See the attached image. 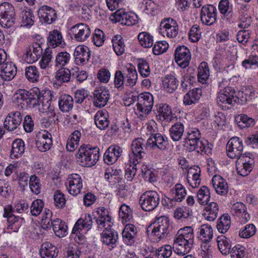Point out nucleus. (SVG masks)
<instances>
[{"label": "nucleus", "mask_w": 258, "mask_h": 258, "mask_svg": "<svg viewBox=\"0 0 258 258\" xmlns=\"http://www.w3.org/2000/svg\"><path fill=\"white\" fill-rule=\"evenodd\" d=\"M96 213L94 219L98 228H105L101 234L102 241L111 249L115 246L118 239L117 232L111 228V218L109 215L108 210L103 207L99 208Z\"/></svg>", "instance_id": "obj_1"}, {"label": "nucleus", "mask_w": 258, "mask_h": 258, "mask_svg": "<svg viewBox=\"0 0 258 258\" xmlns=\"http://www.w3.org/2000/svg\"><path fill=\"white\" fill-rule=\"evenodd\" d=\"M40 92L38 88H34L30 91L20 90L15 94V99L18 103L27 107L34 108L38 105Z\"/></svg>", "instance_id": "obj_2"}, {"label": "nucleus", "mask_w": 258, "mask_h": 258, "mask_svg": "<svg viewBox=\"0 0 258 258\" xmlns=\"http://www.w3.org/2000/svg\"><path fill=\"white\" fill-rule=\"evenodd\" d=\"M137 101L135 113L139 118L144 120L152 111L154 104L153 95L148 92L141 93Z\"/></svg>", "instance_id": "obj_3"}, {"label": "nucleus", "mask_w": 258, "mask_h": 258, "mask_svg": "<svg viewBox=\"0 0 258 258\" xmlns=\"http://www.w3.org/2000/svg\"><path fill=\"white\" fill-rule=\"evenodd\" d=\"M154 225L151 234L159 240L170 234L172 229L169 220L165 216L157 218Z\"/></svg>", "instance_id": "obj_4"}, {"label": "nucleus", "mask_w": 258, "mask_h": 258, "mask_svg": "<svg viewBox=\"0 0 258 258\" xmlns=\"http://www.w3.org/2000/svg\"><path fill=\"white\" fill-rule=\"evenodd\" d=\"M160 196L155 191L150 190L144 192L140 199V204L142 209L145 211L154 210L159 205Z\"/></svg>", "instance_id": "obj_5"}, {"label": "nucleus", "mask_w": 258, "mask_h": 258, "mask_svg": "<svg viewBox=\"0 0 258 258\" xmlns=\"http://www.w3.org/2000/svg\"><path fill=\"white\" fill-rule=\"evenodd\" d=\"M159 32L164 37H175L178 33V27L176 21L172 18H164L160 22Z\"/></svg>", "instance_id": "obj_6"}, {"label": "nucleus", "mask_w": 258, "mask_h": 258, "mask_svg": "<svg viewBox=\"0 0 258 258\" xmlns=\"http://www.w3.org/2000/svg\"><path fill=\"white\" fill-rule=\"evenodd\" d=\"M243 149L242 141L238 137H233L228 142L226 146L227 156L231 159H239L241 156Z\"/></svg>", "instance_id": "obj_7"}, {"label": "nucleus", "mask_w": 258, "mask_h": 258, "mask_svg": "<svg viewBox=\"0 0 258 258\" xmlns=\"http://www.w3.org/2000/svg\"><path fill=\"white\" fill-rule=\"evenodd\" d=\"M70 34L72 39L79 42H83L90 36L91 31L87 24L79 23L71 27Z\"/></svg>", "instance_id": "obj_8"}, {"label": "nucleus", "mask_w": 258, "mask_h": 258, "mask_svg": "<svg viewBox=\"0 0 258 258\" xmlns=\"http://www.w3.org/2000/svg\"><path fill=\"white\" fill-rule=\"evenodd\" d=\"M35 144L40 151L44 152L48 150L52 145L51 134L46 130L39 132L36 136Z\"/></svg>", "instance_id": "obj_9"}, {"label": "nucleus", "mask_w": 258, "mask_h": 258, "mask_svg": "<svg viewBox=\"0 0 258 258\" xmlns=\"http://www.w3.org/2000/svg\"><path fill=\"white\" fill-rule=\"evenodd\" d=\"M217 20V9L213 5L203 6L201 11V20L203 24L211 26Z\"/></svg>", "instance_id": "obj_10"}, {"label": "nucleus", "mask_w": 258, "mask_h": 258, "mask_svg": "<svg viewBox=\"0 0 258 258\" xmlns=\"http://www.w3.org/2000/svg\"><path fill=\"white\" fill-rule=\"evenodd\" d=\"M167 145V140L166 137L159 133L152 134L146 142L145 148H150L152 150L158 148L163 151L166 149Z\"/></svg>", "instance_id": "obj_11"}, {"label": "nucleus", "mask_w": 258, "mask_h": 258, "mask_svg": "<svg viewBox=\"0 0 258 258\" xmlns=\"http://www.w3.org/2000/svg\"><path fill=\"white\" fill-rule=\"evenodd\" d=\"M66 185L69 192L73 196L79 194L83 187L82 179L78 174H72L69 176Z\"/></svg>", "instance_id": "obj_12"}, {"label": "nucleus", "mask_w": 258, "mask_h": 258, "mask_svg": "<svg viewBox=\"0 0 258 258\" xmlns=\"http://www.w3.org/2000/svg\"><path fill=\"white\" fill-rule=\"evenodd\" d=\"M175 60L177 63L182 68L188 66L191 58L189 49L184 46L178 47L175 52Z\"/></svg>", "instance_id": "obj_13"}, {"label": "nucleus", "mask_w": 258, "mask_h": 258, "mask_svg": "<svg viewBox=\"0 0 258 258\" xmlns=\"http://www.w3.org/2000/svg\"><path fill=\"white\" fill-rule=\"evenodd\" d=\"M42 48L38 43H34L27 46L24 51L25 59L29 63L35 62L41 56Z\"/></svg>", "instance_id": "obj_14"}, {"label": "nucleus", "mask_w": 258, "mask_h": 258, "mask_svg": "<svg viewBox=\"0 0 258 258\" xmlns=\"http://www.w3.org/2000/svg\"><path fill=\"white\" fill-rule=\"evenodd\" d=\"M115 20L121 24L133 26L138 22V17L135 13H126L123 10H119L115 13Z\"/></svg>", "instance_id": "obj_15"}, {"label": "nucleus", "mask_w": 258, "mask_h": 258, "mask_svg": "<svg viewBox=\"0 0 258 258\" xmlns=\"http://www.w3.org/2000/svg\"><path fill=\"white\" fill-rule=\"evenodd\" d=\"M40 21L50 24L55 21L57 14L55 10L49 6L44 5L41 7L37 11Z\"/></svg>", "instance_id": "obj_16"}, {"label": "nucleus", "mask_w": 258, "mask_h": 258, "mask_svg": "<svg viewBox=\"0 0 258 258\" xmlns=\"http://www.w3.org/2000/svg\"><path fill=\"white\" fill-rule=\"evenodd\" d=\"M22 115L19 111L11 112L5 119V128L9 131H13L20 125Z\"/></svg>", "instance_id": "obj_17"}, {"label": "nucleus", "mask_w": 258, "mask_h": 258, "mask_svg": "<svg viewBox=\"0 0 258 258\" xmlns=\"http://www.w3.org/2000/svg\"><path fill=\"white\" fill-rule=\"evenodd\" d=\"M110 95L108 89L100 87L96 89L93 93V103L97 107H104L109 99Z\"/></svg>", "instance_id": "obj_18"}, {"label": "nucleus", "mask_w": 258, "mask_h": 258, "mask_svg": "<svg viewBox=\"0 0 258 258\" xmlns=\"http://www.w3.org/2000/svg\"><path fill=\"white\" fill-rule=\"evenodd\" d=\"M253 162L249 157L241 156L236 161V170L239 175L247 176L251 171Z\"/></svg>", "instance_id": "obj_19"}, {"label": "nucleus", "mask_w": 258, "mask_h": 258, "mask_svg": "<svg viewBox=\"0 0 258 258\" xmlns=\"http://www.w3.org/2000/svg\"><path fill=\"white\" fill-rule=\"evenodd\" d=\"M90 55V51L87 46L79 45L74 53L75 63L78 65L84 64L88 61Z\"/></svg>", "instance_id": "obj_20"}, {"label": "nucleus", "mask_w": 258, "mask_h": 258, "mask_svg": "<svg viewBox=\"0 0 258 258\" xmlns=\"http://www.w3.org/2000/svg\"><path fill=\"white\" fill-rule=\"evenodd\" d=\"M122 153V149L118 146H111L104 155V161L107 164L115 163Z\"/></svg>", "instance_id": "obj_21"}, {"label": "nucleus", "mask_w": 258, "mask_h": 258, "mask_svg": "<svg viewBox=\"0 0 258 258\" xmlns=\"http://www.w3.org/2000/svg\"><path fill=\"white\" fill-rule=\"evenodd\" d=\"M145 141L142 138L135 139L131 145L132 152L134 156L136 157V161L138 159H141L143 157L142 154L148 148H145L146 145H145Z\"/></svg>", "instance_id": "obj_22"}, {"label": "nucleus", "mask_w": 258, "mask_h": 258, "mask_svg": "<svg viewBox=\"0 0 258 258\" xmlns=\"http://www.w3.org/2000/svg\"><path fill=\"white\" fill-rule=\"evenodd\" d=\"M93 224L92 219L90 215L86 214L84 217L78 220L73 228L74 233L77 232L80 234V231L83 229H90Z\"/></svg>", "instance_id": "obj_23"}, {"label": "nucleus", "mask_w": 258, "mask_h": 258, "mask_svg": "<svg viewBox=\"0 0 258 258\" xmlns=\"http://www.w3.org/2000/svg\"><path fill=\"white\" fill-rule=\"evenodd\" d=\"M42 57L39 61V65L42 69L49 70L55 69L54 62L52 61V50L47 48L43 53H42Z\"/></svg>", "instance_id": "obj_24"}, {"label": "nucleus", "mask_w": 258, "mask_h": 258, "mask_svg": "<svg viewBox=\"0 0 258 258\" xmlns=\"http://www.w3.org/2000/svg\"><path fill=\"white\" fill-rule=\"evenodd\" d=\"M212 182L213 186L217 194L225 195L228 192L227 183L220 175H214L212 178Z\"/></svg>", "instance_id": "obj_25"}, {"label": "nucleus", "mask_w": 258, "mask_h": 258, "mask_svg": "<svg viewBox=\"0 0 258 258\" xmlns=\"http://www.w3.org/2000/svg\"><path fill=\"white\" fill-rule=\"evenodd\" d=\"M137 233V228L134 225H126L122 232V238L124 242L130 245L134 244Z\"/></svg>", "instance_id": "obj_26"}, {"label": "nucleus", "mask_w": 258, "mask_h": 258, "mask_svg": "<svg viewBox=\"0 0 258 258\" xmlns=\"http://www.w3.org/2000/svg\"><path fill=\"white\" fill-rule=\"evenodd\" d=\"M193 244L188 243L187 241L174 238L173 248L178 255L183 256L188 253L192 247Z\"/></svg>", "instance_id": "obj_27"}, {"label": "nucleus", "mask_w": 258, "mask_h": 258, "mask_svg": "<svg viewBox=\"0 0 258 258\" xmlns=\"http://www.w3.org/2000/svg\"><path fill=\"white\" fill-rule=\"evenodd\" d=\"M40 254L42 258H55L57 255L58 249L51 243L45 242L42 244Z\"/></svg>", "instance_id": "obj_28"}, {"label": "nucleus", "mask_w": 258, "mask_h": 258, "mask_svg": "<svg viewBox=\"0 0 258 258\" xmlns=\"http://www.w3.org/2000/svg\"><path fill=\"white\" fill-rule=\"evenodd\" d=\"M231 211L234 215L241 216L242 222L244 223L250 220L249 214L246 212V207L242 203H234L231 207Z\"/></svg>", "instance_id": "obj_29"}, {"label": "nucleus", "mask_w": 258, "mask_h": 258, "mask_svg": "<svg viewBox=\"0 0 258 258\" xmlns=\"http://www.w3.org/2000/svg\"><path fill=\"white\" fill-rule=\"evenodd\" d=\"M16 73L17 68L15 65L12 62H8L2 67L0 76L5 81H10L14 78Z\"/></svg>", "instance_id": "obj_30"}, {"label": "nucleus", "mask_w": 258, "mask_h": 258, "mask_svg": "<svg viewBox=\"0 0 258 258\" xmlns=\"http://www.w3.org/2000/svg\"><path fill=\"white\" fill-rule=\"evenodd\" d=\"M218 249L223 255L228 254L232 249V243L230 240L225 236L221 235L217 238Z\"/></svg>", "instance_id": "obj_31"}, {"label": "nucleus", "mask_w": 258, "mask_h": 258, "mask_svg": "<svg viewBox=\"0 0 258 258\" xmlns=\"http://www.w3.org/2000/svg\"><path fill=\"white\" fill-rule=\"evenodd\" d=\"M58 106L61 112H69L73 109L74 106V99L73 97L68 94L61 95L58 100Z\"/></svg>", "instance_id": "obj_32"}, {"label": "nucleus", "mask_w": 258, "mask_h": 258, "mask_svg": "<svg viewBox=\"0 0 258 258\" xmlns=\"http://www.w3.org/2000/svg\"><path fill=\"white\" fill-rule=\"evenodd\" d=\"M24 151V142L21 139H16L12 144L10 157L13 159H17L23 154Z\"/></svg>", "instance_id": "obj_33"}, {"label": "nucleus", "mask_w": 258, "mask_h": 258, "mask_svg": "<svg viewBox=\"0 0 258 258\" xmlns=\"http://www.w3.org/2000/svg\"><path fill=\"white\" fill-rule=\"evenodd\" d=\"M48 43L49 46L53 48L57 46L63 47L65 44L64 41L62 40L61 33L55 30L49 33Z\"/></svg>", "instance_id": "obj_34"}, {"label": "nucleus", "mask_w": 258, "mask_h": 258, "mask_svg": "<svg viewBox=\"0 0 258 258\" xmlns=\"http://www.w3.org/2000/svg\"><path fill=\"white\" fill-rule=\"evenodd\" d=\"M89 145H83L79 149L78 153L76 155L77 162L82 166L87 167L89 160Z\"/></svg>", "instance_id": "obj_35"}, {"label": "nucleus", "mask_w": 258, "mask_h": 258, "mask_svg": "<svg viewBox=\"0 0 258 258\" xmlns=\"http://www.w3.org/2000/svg\"><path fill=\"white\" fill-rule=\"evenodd\" d=\"M202 95V90L199 88H196L189 91L183 97V103L186 105L195 104L200 99Z\"/></svg>", "instance_id": "obj_36"}, {"label": "nucleus", "mask_w": 258, "mask_h": 258, "mask_svg": "<svg viewBox=\"0 0 258 258\" xmlns=\"http://www.w3.org/2000/svg\"><path fill=\"white\" fill-rule=\"evenodd\" d=\"M159 118L161 120L170 122L174 119L170 107L167 104H159L157 109Z\"/></svg>", "instance_id": "obj_37"}, {"label": "nucleus", "mask_w": 258, "mask_h": 258, "mask_svg": "<svg viewBox=\"0 0 258 258\" xmlns=\"http://www.w3.org/2000/svg\"><path fill=\"white\" fill-rule=\"evenodd\" d=\"M235 120L237 125L241 128H245L252 127L255 124L254 120L246 114H240L235 117Z\"/></svg>", "instance_id": "obj_38"}, {"label": "nucleus", "mask_w": 258, "mask_h": 258, "mask_svg": "<svg viewBox=\"0 0 258 258\" xmlns=\"http://www.w3.org/2000/svg\"><path fill=\"white\" fill-rule=\"evenodd\" d=\"M173 198L170 199L171 202H180L186 195V191L184 186L179 183L175 184L170 191Z\"/></svg>", "instance_id": "obj_39"}, {"label": "nucleus", "mask_w": 258, "mask_h": 258, "mask_svg": "<svg viewBox=\"0 0 258 258\" xmlns=\"http://www.w3.org/2000/svg\"><path fill=\"white\" fill-rule=\"evenodd\" d=\"M178 84V80L172 75H167L163 80V88L169 93L174 92L177 89Z\"/></svg>", "instance_id": "obj_40"}, {"label": "nucleus", "mask_w": 258, "mask_h": 258, "mask_svg": "<svg viewBox=\"0 0 258 258\" xmlns=\"http://www.w3.org/2000/svg\"><path fill=\"white\" fill-rule=\"evenodd\" d=\"M218 212V204L215 202H211L206 207L204 215L206 219L213 221L217 217Z\"/></svg>", "instance_id": "obj_41"}, {"label": "nucleus", "mask_w": 258, "mask_h": 258, "mask_svg": "<svg viewBox=\"0 0 258 258\" xmlns=\"http://www.w3.org/2000/svg\"><path fill=\"white\" fill-rule=\"evenodd\" d=\"M198 237L204 242L210 241L213 237V229L211 225L203 224L199 229Z\"/></svg>", "instance_id": "obj_42"}, {"label": "nucleus", "mask_w": 258, "mask_h": 258, "mask_svg": "<svg viewBox=\"0 0 258 258\" xmlns=\"http://www.w3.org/2000/svg\"><path fill=\"white\" fill-rule=\"evenodd\" d=\"M40 99H39L38 104L39 111L42 112H46L53 110V107L51 106V97L49 93L40 95Z\"/></svg>", "instance_id": "obj_43"}, {"label": "nucleus", "mask_w": 258, "mask_h": 258, "mask_svg": "<svg viewBox=\"0 0 258 258\" xmlns=\"http://www.w3.org/2000/svg\"><path fill=\"white\" fill-rule=\"evenodd\" d=\"M183 124L181 122L175 123L169 130L170 136L175 142L179 141L184 133Z\"/></svg>", "instance_id": "obj_44"}, {"label": "nucleus", "mask_w": 258, "mask_h": 258, "mask_svg": "<svg viewBox=\"0 0 258 258\" xmlns=\"http://www.w3.org/2000/svg\"><path fill=\"white\" fill-rule=\"evenodd\" d=\"M71 55L66 51L58 53L55 56L54 66L56 68H63L70 61Z\"/></svg>", "instance_id": "obj_45"}, {"label": "nucleus", "mask_w": 258, "mask_h": 258, "mask_svg": "<svg viewBox=\"0 0 258 258\" xmlns=\"http://www.w3.org/2000/svg\"><path fill=\"white\" fill-rule=\"evenodd\" d=\"M20 17L25 26L30 27L34 24L35 17L30 9L24 8L21 11Z\"/></svg>", "instance_id": "obj_46"}, {"label": "nucleus", "mask_w": 258, "mask_h": 258, "mask_svg": "<svg viewBox=\"0 0 258 258\" xmlns=\"http://www.w3.org/2000/svg\"><path fill=\"white\" fill-rule=\"evenodd\" d=\"M96 126L101 130H105L109 125V120L103 111H98L94 116Z\"/></svg>", "instance_id": "obj_47"}, {"label": "nucleus", "mask_w": 258, "mask_h": 258, "mask_svg": "<svg viewBox=\"0 0 258 258\" xmlns=\"http://www.w3.org/2000/svg\"><path fill=\"white\" fill-rule=\"evenodd\" d=\"M209 70L207 62L204 61L201 63L199 67L198 78L199 82L206 84L209 79Z\"/></svg>", "instance_id": "obj_48"}, {"label": "nucleus", "mask_w": 258, "mask_h": 258, "mask_svg": "<svg viewBox=\"0 0 258 258\" xmlns=\"http://www.w3.org/2000/svg\"><path fill=\"white\" fill-rule=\"evenodd\" d=\"M230 225L231 220L230 216L227 214H224L219 219L217 228L220 232L225 233L229 229Z\"/></svg>", "instance_id": "obj_49"}, {"label": "nucleus", "mask_w": 258, "mask_h": 258, "mask_svg": "<svg viewBox=\"0 0 258 258\" xmlns=\"http://www.w3.org/2000/svg\"><path fill=\"white\" fill-rule=\"evenodd\" d=\"M26 78L31 82L34 83L38 81L40 73L36 66H30L25 68Z\"/></svg>", "instance_id": "obj_50"}, {"label": "nucleus", "mask_w": 258, "mask_h": 258, "mask_svg": "<svg viewBox=\"0 0 258 258\" xmlns=\"http://www.w3.org/2000/svg\"><path fill=\"white\" fill-rule=\"evenodd\" d=\"M197 197L200 204L202 205H207L210 198V192L208 187L206 186H202L198 190Z\"/></svg>", "instance_id": "obj_51"}, {"label": "nucleus", "mask_w": 258, "mask_h": 258, "mask_svg": "<svg viewBox=\"0 0 258 258\" xmlns=\"http://www.w3.org/2000/svg\"><path fill=\"white\" fill-rule=\"evenodd\" d=\"M114 50L117 55H120L124 52V44L120 35H116L112 39Z\"/></svg>", "instance_id": "obj_52"}, {"label": "nucleus", "mask_w": 258, "mask_h": 258, "mask_svg": "<svg viewBox=\"0 0 258 258\" xmlns=\"http://www.w3.org/2000/svg\"><path fill=\"white\" fill-rule=\"evenodd\" d=\"M56 73L55 78L60 83L68 82L71 79V71L65 68H60Z\"/></svg>", "instance_id": "obj_53"}, {"label": "nucleus", "mask_w": 258, "mask_h": 258, "mask_svg": "<svg viewBox=\"0 0 258 258\" xmlns=\"http://www.w3.org/2000/svg\"><path fill=\"white\" fill-rule=\"evenodd\" d=\"M99 149L97 147L91 148L89 145V159L87 162V167H92L98 161L99 158Z\"/></svg>", "instance_id": "obj_54"}, {"label": "nucleus", "mask_w": 258, "mask_h": 258, "mask_svg": "<svg viewBox=\"0 0 258 258\" xmlns=\"http://www.w3.org/2000/svg\"><path fill=\"white\" fill-rule=\"evenodd\" d=\"M207 141L200 138L192 143L191 145L187 146L189 151H196L197 153L207 152L206 143Z\"/></svg>", "instance_id": "obj_55"}, {"label": "nucleus", "mask_w": 258, "mask_h": 258, "mask_svg": "<svg viewBox=\"0 0 258 258\" xmlns=\"http://www.w3.org/2000/svg\"><path fill=\"white\" fill-rule=\"evenodd\" d=\"M138 39L142 46L149 48L153 44V37L146 32H142L138 35Z\"/></svg>", "instance_id": "obj_56"}, {"label": "nucleus", "mask_w": 258, "mask_h": 258, "mask_svg": "<svg viewBox=\"0 0 258 258\" xmlns=\"http://www.w3.org/2000/svg\"><path fill=\"white\" fill-rule=\"evenodd\" d=\"M231 258H246L245 248L241 245H236L233 247L230 252Z\"/></svg>", "instance_id": "obj_57"}, {"label": "nucleus", "mask_w": 258, "mask_h": 258, "mask_svg": "<svg viewBox=\"0 0 258 258\" xmlns=\"http://www.w3.org/2000/svg\"><path fill=\"white\" fill-rule=\"evenodd\" d=\"M41 184L39 178L35 175L30 176L29 186L32 192L38 195L41 192Z\"/></svg>", "instance_id": "obj_58"}, {"label": "nucleus", "mask_w": 258, "mask_h": 258, "mask_svg": "<svg viewBox=\"0 0 258 258\" xmlns=\"http://www.w3.org/2000/svg\"><path fill=\"white\" fill-rule=\"evenodd\" d=\"M256 228L252 224H249L244 226L243 229L240 230L239 235L240 237L243 238H248L255 234Z\"/></svg>", "instance_id": "obj_59"}, {"label": "nucleus", "mask_w": 258, "mask_h": 258, "mask_svg": "<svg viewBox=\"0 0 258 258\" xmlns=\"http://www.w3.org/2000/svg\"><path fill=\"white\" fill-rule=\"evenodd\" d=\"M201 138V133L199 130L194 128L189 131L187 133V136L185 138V143L187 146L191 145L192 143Z\"/></svg>", "instance_id": "obj_60"}, {"label": "nucleus", "mask_w": 258, "mask_h": 258, "mask_svg": "<svg viewBox=\"0 0 258 258\" xmlns=\"http://www.w3.org/2000/svg\"><path fill=\"white\" fill-rule=\"evenodd\" d=\"M12 212V207L10 205H8L6 206L4 208V216L5 217H7L8 222L11 224L12 225L15 224L17 222L19 219L22 220H23V218H20L18 217H16L11 213Z\"/></svg>", "instance_id": "obj_61"}, {"label": "nucleus", "mask_w": 258, "mask_h": 258, "mask_svg": "<svg viewBox=\"0 0 258 258\" xmlns=\"http://www.w3.org/2000/svg\"><path fill=\"white\" fill-rule=\"evenodd\" d=\"M14 13H15V9L11 4L5 2L0 5V17L6 15L11 17Z\"/></svg>", "instance_id": "obj_62"}, {"label": "nucleus", "mask_w": 258, "mask_h": 258, "mask_svg": "<svg viewBox=\"0 0 258 258\" xmlns=\"http://www.w3.org/2000/svg\"><path fill=\"white\" fill-rule=\"evenodd\" d=\"M138 70L142 76L147 77L150 74V69L146 60L140 59L138 61Z\"/></svg>", "instance_id": "obj_63"}, {"label": "nucleus", "mask_w": 258, "mask_h": 258, "mask_svg": "<svg viewBox=\"0 0 258 258\" xmlns=\"http://www.w3.org/2000/svg\"><path fill=\"white\" fill-rule=\"evenodd\" d=\"M172 254V247L169 245H165L159 248L156 252L158 258H168Z\"/></svg>", "instance_id": "obj_64"}]
</instances>
